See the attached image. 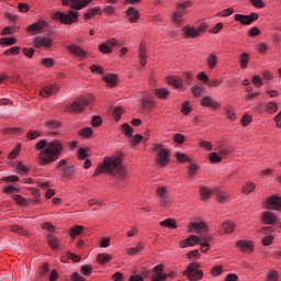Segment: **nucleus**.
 <instances>
[{"instance_id": "obj_1", "label": "nucleus", "mask_w": 281, "mask_h": 281, "mask_svg": "<svg viewBox=\"0 0 281 281\" xmlns=\"http://www.w3.org/2000/svg\"><path fill=\"white\" fill-rule=\"evenodd\" d=\"M36 150H42L38 155L40 166H48L58 159V156L63 154V143L60 140H47L42 139L35 145Z\"/></svg>"}, {"instance_id": "obj_2", "label": "nucleus", "mask_w": 281, "mask_h": 281, "mask_svg": "<svg viewBox=\"0 0 281 281\" xmlns=\"http://www.w3.org/2000/svg\"><path fill=\"white\" fill-rule=\"evenodd\" d=\"M106 172L108 175H119V177H124V167L122 166V159L120 157H106L103 162H101L97 170L94 171L93 177Z\"/></svg>"}, {"instance_id": "obj_3", "label": "nucleus", "mask_w": 281, "mask_h": 281, "mask_svg": "<svg viewBox=\"0 0 281 281\" xmlns=\"http://www.w3.org/2000/svg\"><path fill=\"white\" fill-rule=\"evenodd\" d=\"M154 150L156 154V164L160 166V168H166L170 162V153L168 149H164L161 144L154 145Z\"/></svg>"}, {"instance_id": "obj_4", "label": "nucleus", "mask_w": 281, "mask_h": 281, "mask_svg": "<svg viewBox=\"0 0 281 281\" xmlns=\"http://www.w3.org/2000/svg\"><path fill=\"white\" fill-rule=\"evenodd\" d=\"M91 103V95L82 97L74 101L71 105L66 108L68 113H82L85 111V106H89Z\"/></svg>"}, {"instance_id": "obj_5", "label": "nucleus", "mask_w": 281, "mask_h": 281, "mask_svg": "<svg viewBox=\"0 0 281 281\" xmlns=\"http://www.w3.org/2000/svg\"><path fill=\"white\" fill-rule=\"evenodd\" d=\"M175 280V272H165L164 265H158L151 270V281Z\"/></svg>"}, {"instance_id": "obj_6", "label": "nucleus", "mask_w": 281, "mask_h": 281, "mask_svg": "<svg viewBox=\"0 0 281 281\" xmlns=\"http://www.w3.org/2000/svg\"><path fill=\"white\" fill-rule=\"evenodd\" d=\"M56 21H60L65 25H71V23H76L78 21V12L77 11H69L68 13L56 12L54 15Z\"/></svg>"}, {"instance_id": "obj_7", "label": "nucleus", "mask_w": 281, "mask_h": 281, "mask_svg": "<svg viewBox=\"0 0 281 281\" xmlns=\"http://www.w3.org/2000/svg\"><path fill=\"white\" fill-rule=\"evenodd\" d=\"M57 170H60V177H63V179H71L76 168L74 167V165H67V160H59L57 166H56Z\"/></svg>"}, {"instance_id": "obj_8", "label": "nucleus", "mask_w": 281, "mask_h": 281, "mask_svg": "<svg viewBox=\"0 0 281 281\" xmlns=\"http://www.w3.org/2000/svg\"><path fill=\"white\" fill-rule=\"evenodd\" d=\"M186 276L190 281H199L203 278V271L199 270V263H191L186 270Z\"/></svg>"}, {"instance_id": "obj_9", "label": "nucleus", "mask_w": 281, "mask_h": 281, "mask_svg": "<svg viewBox=\"0 0 281 281\" xmlns=\"http://www.w3.org/2000/svg\"><path fill=\"white\" fill-rule=\"evenodd\" d=\"M156 194L159 199V206L168 207V203H170V193H168V189H166V187H159Z\"/></svg>"}, {"instance_id": "obj_10", "label": "nucleus", "mask_w": 281, "mask_h": 281, "mask_svg": "<svg viewBox=\"0 0 281 281\" xmlns=\"http://www.w3.org/2000/svg\"><path fill=\"white\" fill-rule=\"evenodd\" d=\"M92 0H61L63 5H68L72 10H82L87 8Z\"/></svg>"}, {"instance_id": "obj_11", "label": "nucleus", "mask_w": 281, "mask_h": 281, "mask_svg": "<svg viewBox=\"0 0 281 281\" xmlns=\"http://www.w3.org/2000/svg\"><path fill=\"white\" fill-rule=\"evenodd\" d=\"M266 210H274L281 212V198L278 195H271L265 203Z\"/></svg>"}, {"instance_id": "obj_12", "label": "nucleus", "mask_w": 281, "mask_h": 281, "mask_svg": "<svg viewBox=\"0 0 281 281\" xmlns=\"http://www.w3.org/2000/svg\"><path fill=\"white\" fill-rule=\"evenodd\" d=\"M234 19L238 23H241V25H251L254 21H258V13H251L250 15L235 14Z\"/></svg>"}, {"instance_id": "obj_13", "label": "nucleus", "mask_w": 281, "mask_h": 281, "mask_svg": "<svg viewBox=\"0 0 281 281\" xmlns=\"http://www.w3.org/2000/svg\"><path fill=\"white\" fill-rule=\"evenodd\" d=\"M54 43V40L50 37H43V36H36L33 38V45L37 49H41V47H44V49L49 48Z\"/></svg>"}, {"instance_id": "obj_14", "label": "nucleus", "mask_w": 281, "mask_h": 281, "mask_svg": "<svg viewBox=\"0 0 281 281\" xmlns=\"http://www.w3.org/2000/svg\"><path fill=\"white\" fill-rule=\"evenodd\" d=\"M203 239H201V236L191 235L187 239L180 241V247L182 249H186V247H194L195 245H201Z\"/></svg>"}, {"instance_id": "obj_15", "label": "nucleus", "mask_w": 281, "mask_h": 281, "mask_svg": "<svg viewBox=\"0 0 281 281\" xmlns=\"http://www.w3.org/2000/svg\"><path fill=\"white\" fill-rule=\"evenodd\" d=\"M112 47H117V40L112 38L108 41L106 43H102L99 46V50L102 54H111L113 52Z\"/></svg>"}, {"instance_id": "obj_16", "label": "nucleus", "mask_w": 281, "mask_h": 281, "mask_svg": "<svg viewBox=\"0 0 281 281\" xmlns=\"http://www.w3.org/2000/svg\"><path fill=\"white\" fill-rule=\"evenodd\" d=\"M44 126L49 135H58V132L60 131V122L58 121H47Z\"/></svg>"}, {"instance_id": "obj_17", "label": "nucleus", "mask_w": 281, "mask_h": 281, "mask_svg": "<svg viewBox=\"0 0 281 281\" xmlns=\"http://www.w3.org/2000/svg\"><path fill=\"white\" fill-rule=\"evenodd\" d=\"M58 89L59 87L56 85L46 86L41 90L40 95L42 98H52V95H55V93H58Z\"/></svg>"}, {"instance_id": "obj_18", "label": "nucleus", "mask_w": 281, "mask_h": 281, "mask_svg": "<svg viewBox=\"0 0 281 281\" xmlns=\"http://www.w3.org/2000/svg\"><path fill=\"white\" fill-rule=\"evenodd\" d=\"M189 232H195V234H203V232H207V224L203 222H192L191 224H189Z\"/></svg>"}, {"instance_id": "obj_19", "label": "nucleus", "mask_w": 281, "mask_h": 281, "mask_svg": "<svg viewBox=\"0 0 281 281\" xmlns=\"http://www.w3.org/2000/svg\"><path fill=\"white\" fill-rule=\"evenodd\" d=\"M236 247H238L243 254H251V251H254V244L249 240H239L236 243Z\"/></svg>"}, {"instance_id": "obj_20", "label": "nucleus", "mask_w": 281, "mask_h": 281, "mask_svg": "<svg viewBox=\"0 0 281 281\" xmlns=\"http://www.w3.org/2000/svg\"><path fill=\"white\" fill-rule=\"evenodd\" d=\"M47 23L45 20H38L37 22L31 24L27 26V32H31L32 34H36L38 32H42V30H45Z\"/></svg>"}, {"instance_id": "obj_21", "label": "nucleus", "mask_w": 281, "mask_h": 281, "mask_svg": "<svg viewBox=\"0 0 281 281\" xmlns=\"http://www.w3.org/2000/svg\"><path fill=\"white\" fill-rule=\"evenodd\" d=\"M68 52H70V54H74V56H78V58H87V52H85V49H82V47L76 45V44H71L69 46H67Z\"/></svg>"}, {"instance_id": "obj_22", "label": "nucleus", "mask_w": 281, "mask_h": 281, "mask_svg": "<svg viewBox=\"0 0 281 281\" xmlns=\"http://www.w3.org/2000/svg\"><path fill=\"white\" fill-rule=\"evenodd\" d=\"M201 106H209L210 109H221V104L214 101L212 97H203L200 102Z\"/></svg>"}, {"instance_id": "obj_23", "label": "nucleus", "mask_w": 281, "mask_h": 281, "mask_svg": "<svg viewBox=\"0 0 281 281\" xmlns=\"http://www.w3.org/2000/svg\"><path fill=\"white\" fill-rule=\"evenodd\" d=\"M277 221H278V217L271 211L263 212L262 223L265 225H273V223H276Z\"/></svg>"}, {"instance_id": "obj_24", "label": "nucleus", "mask_w": 281, "mask_h": 281, "mask_svg": "<svg viewBox=\"0 0 281 281\" xmlns=\"http://www.w3.org/2000/svg\"><path fill=\"white\" fill-rule=\"evenodd\" d=\"M201 251L205 254L210 251V243H212V235H201Z\"/></svg>"}, {"instance_id": "obj_25", "label": "nucleus", "mask_w": 281, "mask_h": 281, "mask_svg": "<svg viewBox=\"0 0 281 281\" xmlns=\"http://www.w3.org/2000/svg\"><path fill=\"white\" fill-rule=\"evenodd\" d=\"M126 14L128 16L130 23H137V21H139V12L135 8L130 7L126 11Z\"/></svg>"}, {"instance_id": "obj_26", "label": "nucleus", "mask_w": 281, "mask_h": 281, "mask_svg": "<svg viewBox=\"0 0 281 281\" xmlns=\"http://www.w3.org/2000/svg\"><path fill=\"white\" fill-rule=\"evenodd\" d=\"M186 38H198V36H201L198 29H194L192 26H186L183 29Z\"/></svg>"}, {"instance_id": "obj_27", "label": "nucleus", "mask_w": 281, "mask_h": 281, "mask_svg": "<svg viewBox=\"0 0 281 281\" xmlns=\"http://www.w3.org/2000/svg\"><path fill=\"white\" fill-rule=\"evenodd\" d=\"M46 240L47 244L49 245L50 248H53L54 250L58 249V247H60V241L58 240V238L55 235L48 234L46 236Z\"/></svg>"}, {"instance_id": "obj_28", "label": "nucleus", "mask_w": 281, "mask_h": 281, "mask_svg": "<svg viewBox=\"0 0 281 281\" xmlns=\"http://www.w3.org/2000/svg\"><path fill=\"white\" fill-rule=\"evenodd\" d=\"M138 57L142 67H146V44L140 43L139 49H138Z\"/></svg>"}, {"instance_id": "obj_29", "label": "nucleus", "mask_w": 281, "mask_h": 281, "mask_svg": "<svg viewBox=\"0 0 281 281\" xmlns=\"http://www.w3.org/2000/svg\"><path fill=\"white\" fill-rule=\"evenodd\" d=\"M103 80L109 85V87H117V75H105L103 76Z\"/></svg>"}, {"instance_id": "obj_30", "label": "nucleus", "mask_w": 281, "mask_h": 281, "mask_svg": "<svg viewBox=\"0 0 281 281\" xmlns=\"http://www.w3.org/2000/svg\"><path fill=\"white\" fill-rule=\"evenodd\" d=\"M217 203H229V195L225 191H215Z\"/></svg>"}, {"instance_id": "obj_31", "label": "nucleus", "mask_w": 281, "mask_h": 281, "mask_svg": "<svg viewBox=\"0 0 281 281\" xmlns=\"http://www.w3.org/2000/svg\"><path fill=\"white\" fill-rule=\"evenodd\" d=\"M191 93H193V98H201V95L205 93V88L201 85L193 86L191 88Z\"/></svg>"}, {"instance_id": "obj_32", "label": "nucleus", "mask_w": 281, "mask_h": 281, "mask_svg": "<svg viewBox=\"0 0 281 281\" xmlns=\"http://www.w3.org/2000/svg\"><path fill=\"white\" fill-rule=\"evenodd\" d=\"M168 85H171L175 89H183V81L177 77H170L168 79Z\"/></svg>"}, {"instance_id": "obj_33", "label": "nucleus", "mask_w": 281, "mask_h": 281, "mask_svg": "<svg viewBox=\"0 0 281 281\" xmlns=\"http://www.w3.org/2000/svg\"><path fill=\"white\" fill-rule=\"evenodd\" d=\"M155 95H157L159 100H166V98L170 95V91H168L166 88H157L155 89Z\"/></svg>"}, {"instance_id": "obj_34", "label": "nucleus", "mask_w": 281, "mask_h": 281, "mask_svg": "<svg viewBox=\"0 0 281 281\" xmlns=\"http://www.w3.org/2000/svg\"><path fill=\"white\" fill-rule=\"evenodd\" d=\"M207 67L209 69H214V67H216V65H218V56L214 55V54H210L207 59Z\"/></svg>"}, {"instance_id": "obj_35", "label": "nucleus", "mask_w": 281, "mask_h": 281, "mask_svg": "<svg viewBox=\"0 0 281 281\" xmlns=\"http://www.w3.org/2000/svg\"><path fill=\"white\" fill-rule=\"evenodd\" d=\"M186 9L183 8H179L178 5V11L173 13V16H172V22L173 23H181V16H183V14H186Z\"/></svg>"}, {"instance_id": "obj_36", "label": "nucleus", "mask_w": 281, "mask_h": 281, "mask_svg": "<svg viewBox=\"0 0 281 281\" xmlns=\"http://www.w3.org/2000/svg\"><path fill=\"white\" fill-rule=\"evenodd\" d=\"M95 14H102V9H100V7L89 9V10L85 13V19H86L87 21H89V19H91V16H95Z\"/></svg>"}, {"instance_id": "obj_37", "label": "nucleus", "mask_w": 281, "mask_h": 281, "mask_svg": "<svg viewBox=\"0 0 281 281\" xmlns=\"http://www.w3.org/2000/svg\"><path fill=\"white\" fill-rule=\"evenodd\" d=\"M161 227H169L170 229H177V222L172 218H167L160 222Z\"/></svg>"}, {"instance_id": "obj_38", "label": "nucleus", "mask_w": 281, "mask_h": 281, "mask_svg": "<svg viewBox=\"0 0 281 281\" xmlns=\"http://www.w3.org/2000/svg\"><path fill=\"white\" fill-rule=\"evenodd\" d=\"M239 63H240L241 69H247V65H249V54L243 53L239 56Z\"/></svg>"}, {"instance_id": "obj_39", "label": "nucleus", "mask_w": 281, "mask_h": 281, "mask_svg": "<svg viewBox=\"0 0 281 281\" xmlns=\"http://www.w3.org/2000/svg\"><path fill=\"white\" fill-rule=\"evenodd\" d=\"M111 255L109 254H99L97 256V260L99 262V265H106V262L111 261Z\"/></svg>"}, {"instance_id": "obj_40", "label": "nucleus", "mask_w": 281, "mask_h": 281, "mask_svg": "<svg viewBox=\"0 0 281 281\" xmlns=\"http://www.w3.org/2000/svg\"><path fill=\"white\" fill-rule=\"evenodd\" d=\"M254 190H256V184L255 183H251V182H247L243 189H241V192L244 194H251V192H254Z\"/></svg>"}, {"instance_id": "obj_41", "label": "nucleus", "mask_w": 281, "mask_h": 281, "mask_svg": "<svg viewBox=\"0 0 281 281\" xmlns=\"http://www.w3.org/2000/svg\"><path fill=\"white\" fill-rule=\"evenodd\" d=\"M222 229L225 234H232L234 232V223L227 221L222 224Z\"/></svg>"}, {"instance_id": "obj_42", "label": "nucleus", "mask_w": 281, "mask_h": 281, "mask_svg": "<svg viewBox=\"0 0 281 281\" xmlns=\"http://www.w3.org/2000/svg\"><path fill=\"white\" fill-rule=\"evenodd\" d=\"M142 249H144V245H142V243H138L137 247L128 248L127 254H128V256H137V254H139V251H142Z\"/></svg>"}, {"instance_id": "obj_43", "label": "nucleus", "mask_w": 281, "mask_h": 281, "mask_svg": "<svg viewBox=\"0 0 281 281\" xmlns=\"http://www.w3.org/2000/svg\"><path fill=\"white\" fill-rule=\"evenodd\" d=\"M14 234H20V236H27V231L19 225H12L10 228Z\"/></svg>"}, {"instance_id": "obj_44", "label": "nucleus", "mask_w": 281, "mask_h": 281, "mask_svg": "<svg viewBox=\"0 0 281 281\" xmlns=\"http://www.w3.org/2000/svg\"><path fill=\"white\" fill-rule=\"evenodd\" d=\"M209 160L211 161V164H221V161H223V158L217 153L213 151L209 155Z\"/></svg>"}, {"instance_id": "obj_45", "label": "nucleus", "mask_w": 281, "mask_h": 281, "mask_svg": "<svg viewBox=\"0 0 281 281\" xmlns=\"http://www.w3.org/2000/svg\"><path fill=\"white\" fill-rule=\"evenodd\" d=\"M200 194H201L202 201H207V199L212 195V192L210 191V189L202 187L200 189Z\"/></svg>"}, {"instance_id": "obj_46", "label": "nucleus", "mask_w": 281, "mask_h": 281, "mask_svg": "<svg viewBox=\"0 0 281 281\" xmlns=\"http://www.w3.org/2000/svg\"><path fill=\"white\" fill-rule=\"evenodd\" d=\"M16 44V38L14 37H2L0 38V45H15Z\"/></svg>"}, {"instance_id": "obj_47", "label": "nucleus", "mask_w": 281, "mask_h": 281, "mask_svg": "<svg viewBox=\"0 0 281 281\" xmlns=\"http://www.w3.org/2000/svg\"><path fill=\"white\" fill-rule=\"evenodd\" d=\"M88 153H89L88 148H79L77 151L78 159H80L81 161L87 159V157H89Z\"/></svg>"}, {"instance_id": "obj_48", "label": "nucleus", "mask_w": 281, "mask_h": 281, "mask_svg": "<svg viewBox=\"0 0 281 281\" xmlns=\"http://www.w3.org/2000/svg\"><path fill=\"white\" fill-rule=\"evenodd\" d=\"M267 113H276L278 111V103L271 101L266 105Z\"/></svg>"}, {"instance_id": "obj_49", "label": "nucleus", "mask_w": 281, "mask_h": 281, "mask_svg": "<svg viewBox=\"0 0 281 281\" xmlns=\"http://www.w3.org/2000/svg\"><path fill=\"white\" fill-rule=\"evenodd\" d=\"M21 52V47L19 46H13L7 50H4V56H16V54H19Z\"/></svg>"}, {"instance_id": "obj_50", "label": "nucleus", "mask_w": 281, "mask_h": 281, "mask_svg": "<svg viewBox=\"0 0 281 281\" xmlns=\"http://www.w3.org/2000/svg\"><path fill=\"white\" fill-rule=\"evenodd\" d=\"M13 201L16 203V205H22L25 206L27 205V200H25L23 196L21 195H13L12 196Z\"/></svg>"}, {"instance_id": "obj_51", "label": "nucleus", "mask_w": 281, "mask_h": 281, "mask_svg": "<svg viewBox=\"0 0 281 281\" xmlns=\"http://www.w3.org/2000/svg\"><path fill=\"white\" fill-rule=\"evenodd\" d=\"M85 227L82 226H75L74 228L70 229V236L72 238H76V236H79V234H82V231Z\"/></svg>"}, {"instance_id": "obj_52", "label": "nucleus", "mask_w": 281, "mask_h": 281, "mask_svg": "<svg viewBox=\"0 0 281 281\" xmlns=\"http://www.w3.org/2000/svg\"><path fill=\"white\" fill-rule=\"evenodd\" d=\"M124 135H127V137H133V127H131V125H128V123H125L122 125Z\"/></svg>"}, {"instance_id": "obj_53", "label": "nucleus", "mask_w": 281, "mask_h": 281, "mask_svg": "<svg viewBox=\"0 0 281 281\" xmlns=\"http://www.w3.org/2000/svg\"><path fill=\"white\" fill-rule=\"evenodd\" d=\"M2 191L5 194H14V192H19V188H16L14 186H7V187H3Z\"/></svg>"}, {"instance_id": "obj_54", "label": "nucleus", "mask_w": 281, "mask_h": 281, "mask_svg": "<svg viewBox=\"0 0 281 281\" xmlns=\"http://www.w3.org/2000/svg\"><path fill=\"white\" fill-rule=\"evenodd\" d=\"M273 235H268L263 237V239L261 240L263 247H269L270 245H273Z\"/></svg>"}, {"instance_id": "obj_55", "label": "nucleus", "mask_w": 281, "mask_h": 281, "mask_svg": "<svg viewBox=\"0 0 281 281\" xmlns=\"http://www.w3.org/2000/svg\"><path fill=\"white\" fill-rule=\"evenodd\" d=\"M21 153V145H18L10 154L9 159H16L19 157V154Z\"/></svg>"}, {"instance_id": "obj_56", "label": "nucleus", "mask_w": 281, "mask_h": 281, "mask_svg": "<svg viewBox=\"0 0 281 281\" xmlns=\"http://www.w3.org/2000/svg\"><path fill=\"white\" fill-rule=\"evenodd\" d=\"M267 279H268L269 281H278V280H281L280 277L278 276V271H273V270L270 271V272H268Z\"/></svg>"}, {"instance_id": "obj_57", "label": "nucleus", "mask_w": 281, "mask_h": 281, "mask_svg": "<svg viewBox=\"0 0 281 281\" xmlns=\"http://www.w3.org/2000/svg\"><path fill=\"white\" fill-rule=\"evenodd\" d=\"M122 113H124V109H122V106H117L114 109L113 115H114L116 122H119V120L122 117Z\"/></svg>"}, {"instance_id": "obj_58", "label": "nucleus", "mask_w": 281, "mask_h": 281, "mask_svg": "<svg viewBox=\"0 0 281 281\" xmlns=\"http://www.w3.org/2000/svg\"><path fill=\"white\" fill-rule=\"evenodd\" d=\"M142 106L145 111H148V109H153V101H150V99H143Z\"/></svg>"}, {"instance_id": "obj_59", "label": "nucleus", "mask_w": 281, "mask_h": 281, "mask_svg": "<svg viewBox=\"0 0 281 281\" xmlns=\"http://www.w3.org/2000/svg\"><path fill=\"white\" fill-rule=\"evenodd\" d=\"M80 135L82 137H91L93 135V130H91V127H85L81 130Z\"/></svg>"}, {"instance_id": "obj_60", "label": "nucleus", "mask_w": 281, "mask_h": 281, "mask_svg": "<svg viewBox=\"0 0 281 281\" xmlns=\"http://www.w3.org/2000/svg\"><path fill=\"white\" fill-rule=\"evenodd\" d=\"M250 3L254 8H258L259 10L265 8V2L262 0H250Z\"/></svg>"}, {"instance_id": "obj_61", "label": "nucleus", "mask_w": 281, "mask_h": 281, "mask_svg": "<svg viewBox=\"0 0 281 281\" xmlns=\"http://www.w3.org/2000/svg\"><path fill=\"white\" fill-rule=\"evenodd\" d=\"M192 109L190 108V102L186 101L182 103V113L183 115H188Z\"/></svg>"}, {"instance_id": "obj_62", "label": "nucleus", "mask_w": 281, "mask_h": 281, "mask_svg": "<svg viewBox=\"0 0 281 281\" xmlns=\"http://www.w3.org/2000/svg\"><path fill=\"white\" fill-rule=\"evenodd\" d=\"M22 52L27 58H33L34 52L36 50L34 48H23Z\"/></svg>"}, {"instance_id": "obj_63", "label": "nucleus", "mask_w": 281, "mask_h": 281, "mask_svg": "<svg viewBox=\"0 0 281 281\" xmlns=\"http://www.w3.org/2000/svg\"><path fill=\"white\" fill-rule=\"evenodd\" d=\"M252 83L255 85V87H262V78H260V76L255 75L252 77Z\"/></svg>"}, {"instance_id": "obj_64", "label": "nucleus", "mask_w": 281, "mask_h": 281, "mask_svg": "<svg viewBox=\"0 0 281 281\" xmlns=\"http://www.w3.org/2000/svg\"><path fill=\"white\" fill-rule=\"evenodd\" d=\"M42 65H44V67H54V59L53 58H43Z\"/></svg>"}]
</instances>
